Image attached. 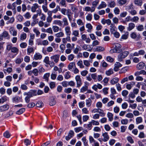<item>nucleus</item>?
Listing matches in <instances>:
<instances>
[{
    "instance_id": "obj_14",
    "label": "nucleus",
    "mask_w": 146,
    "mask_h": 146,
    "mask_svg": "<svg viewBox=\"0 0 146 146\" xmlns=\"http://www.w3.org/2000/svg\"><path fill=\"white\" fill-rule=\"evenodd\" d=\"M28 95L29 96L31 97L37 95L36 90H31L28 92Z\"/></svg>"
},
{
    "instance_id": "obj_16",
    "label": "nucleus",
    "mask_w": 146,
    "mask_h": 146,
    "mask_svg": "<svg viewBox=\"0 0 146 146\" xmlns=\"http://www.w3.org/2000/svg\"><path fill=\"white\" fill-rule=\"evenodd\" d=\"M56 104L55 98L53 96H51L49 98V105L51 106L54 105Z\"/></svg>"
},
{
    "instance_id": "obj_3",
    "label": "nucleus",
    "mask_w": 146,
    "mask_h": 146,
    "mask_svg": "<svg viewBox=\"0 0 146 146\" xmlns=\"http://www.w3.org/2000/svg\"><path fill=\"white\" fill-rule=\"evenodd\" d=\"M67 11V12L68 13L67 14V17L69 19V21L70 22L72 21V16L70 14V13H71V11L70 9L67 10L66 9L64 8H63L61 9L60 10V12L61 13L64 15H66V11Z\"/></svg>"
},
{
    "instance_id": "obj_36",
    "label": "nucleus",
    "mask_w": 146,
    "mask_h": 146,
    "mask_svg": "<svg viewBox=\"0 0 146 146\" xmlns=\"http://www.w3.org/2000/svg\"><path fill=\"white\" fill-rule=\"evenodd\" d=\"M92 101L90 98L86 100V105L88 107H90L92 104Z\"/></svg>"
},
{
    "instance_id": "obj_33",
    "label": "nucleus",
    "mask_w": 146,
    "mask_h": 146,
    "mask_svg": "<svg viewBox=\"0 0 146 146\" xmlns=\"http://www.w3.org/2000/svg\"><path fill=\"white\" fill-rule=\"evenodd\" d=\"M53 24L57 25L60 26H61L62 25V22L60 20H55L54 21Z\"/></svg>"
},
{
    "instance_id": "obj_22",
    "label": "nucleus",
    "mask_w": 146,
    "mask_h": 146,
    "mask_svg": "<svg viewBox=\"0 0 146 146\" xmlns=\"http://www.w3.org/2000/svg\"><path fill=\"white\" fill-rule=\"evenodd\" d=\"M145 66V63L143 62H140L137 65V69L140 70L143 68Z\"/></svg>"
},
{
    "instance_id": "obj_11",
    "label": "nucleus",
    "mask_w": 146,
    "mask_h": 146,
    "mask_svg": "<svg viewBox=\"0 0 146 146\" xmlns=\"http://www.w3.org/2000/svg\"><path fill=\"white\" fill-rule=\"evenodd\" d=\"M122 64L119 62H116L114 64V70L115 72H117L119 70V68L121 67Z\"/></svg>"
},
{
    "instance_id": "obj_24",
    "label": "nucleus",
    "mask_w": 146,
    "mask_h": 146,
    "mask_svg": "<svg viewBox=\"0 0 146 146\" xmlns=\"http://www.w3.org/2000/svg\"><path fill=\"white\" fill-rule=\"evenodd\" d=\"M106 6L107 4L104 1H102L101 3L98 7L97 9H100L106 7Z\"/></svg>"
},
{
    "instance_id": "obj_30",
    "label": "nucleus",
    "mask_w": 146,
    "mask_h": 146,
    "mask_svg": "<svg viewBox=\"0 0 146 146\" xmlns=\"http://www.w3.org/2000/svg\"><path fill=\"white\" fill-rule=\"evenodd\" d=\"M86 27L88 29L87 30V31L89 33H90L93 28L91 24L90 23L87 24L86 25Z\"/></svg>"
},
{
    "instance_id": "obj_9",
    "label": "nucleus",
    "mask_w": 146,
    "mask_h": 146,
    "mask_svg": "<svg viewBox=\"0 0 146 146\" xmlns=\"http://www.w3.org/2000/svg\"><path fill=\"white\" fill-rule=\"evenodd\" d=\"M11 51L12 52L15 54V55H13L11 57L12 58H14L15 56L17 55L19 53V49L15 47H13L11 50Z\"/></svg>"
},
{
    "instance_id": "obj_34",
    "label": "nucleus",
    "mask_w": 146,
    "mask_h": 146,
    "mask_svg": "<svg viewBox=\"0 0 146 146\" xmlns=\"http://www.w3.org/2000/svg\"><path fill=\"white\" fill-rule=\"evenodd\" d=\"M111 27L110 29V31L111 34L113 33L115 31L116 27L113 24H111L110 26Z\"/></svg>"
},
{
    "instance_id": "obj_12",
    "label": "nucleus",
    "mask_w": 146,
    "mask_h": 146,
    "mask_svg": "<svg viewBox=\"0 0 146 146\" xmlns=\"http://www.w3.org/2000/svg\"><path fill=\"white\" fill-rule=\"evenodd\" d=\"M42 58V55L40 53H36L34 54L33 57V59L35 60H40Z\"/></svg>"
},
{
    "instance_id": "obj_51",
    "label": "nucleus",
    "mask_w": 146,
    "mask_h": 146,
    "mask_svg": "<svg viewBox=\"0 0 146 146\" xmlns=\"http://www.w3.org/2000/svg\"><path fill=\"white\" fill-rule=\"evenodd\" d=\"M90 46L88 45L84 44L82 47V48L85 50L90 51V50L89 48Z\"/></svg>"
},
{
    "instance_id": "obj_8",
    "label": "nucleus",
    "mask_w": 146,
    "mask_h": 146,
    "mask_svg": "<svg viewBox=\"0 0 146 146\" xmlns=\"http://www.w3.org/2000/svg\"><path fill=\"white\" fill-rule=\"evenodd\" d=\"M39 6L37 3L33 4L31 8V11L33 13L36 12V9L39 8Z\"/></svg>"
},
{
    "instance_id": "obj_44",
    "label": "nucleus",
    "mask_w": 146,
    "mask_h": 146,
    "mask_svg": "<svg viewBox=\"0 0 146 146\" xmlns=\"http://www.w3.org/2000/svg\"><path fill=\"white\" fill-rule=\"evenodd\" d=\"M40 9H38L37 10V13L36 14H35L33 15L32 17L33 19H37V17L38 15L39 16V14H38V13H40Z\"/></svg>"
},
{
    "instance_id": "obj_43",
    "label": "nucleus",
    "mask_w": 146,
    "mask_h": 146,
    "mask_svg": "<svg viewBox=\"0 0 146 146\" xmlns=\"http://www.w3.org/2000/svg\"><path fill=\"white\" fill-rule=\"evenodd\" d=\"M25 111L24 108L20 109L19 110L17 111L16 113L18 115H20L23 113Z\"/></svg>"
},
{
    "instance_id": "obj_15",
    "label": "nucleus",
    "mask_w": 146,
    "mask_h": 146,
    "mask_svg": "<svg viewBox=\"0 0 146 146\" xmlns=\"http://www.w3.org/2000/svg\"><path fill=\"white\" fill-rule=\"evenodd\" d=\"M95 8L94 7H90L89 6H86L85 7L84 9V11L89 12L90 11L91 12H92L95 11Z\"/></svg>"
},
{
    "instance_id": "obj_10",
    "label": "nucleus",
    "mask_w": 146,
    "mask_h": 146,
    "mask_svg": "<svg viewBox=\"0 0 146 146\" xmlns=\"http://www.w3.org/2000/svg\"><path fill=\"white\" fill-rule=\"evenodd\" d=\"M9 106L8 104H5L0 106V111L3 112L7 110L9 108Z\"/></svg>"
},
{
    "instance_id": "obj_7",
    "label": "nucleus",
    "mask_w": 146,
    "mask_h": 146,
    "mask_svg": "<svg viewBox=\"0 0 146 146\" xmlns=\"http://www.w3.org/2000/svg\"><path fill=\"white\" fill-rule=\"evenodd\" d=\"M82 40L85 41L86 43H90L91 41V39L89 37H88L87 35L85 34H83L81 36Z\"/></svg>"
},
{
    "instance_id": "obj_21",
    "label": "nucleus",
    "mask_w": 146,
    "mask_h": 146,
    "mask_svg": "<svg viewBox=\"0 0 146 146\" xmlns=\"http://www.w3.org/2000/svg\"><path fill=\"white\" fill-rule=\"evenodd\" d=\"M140 74L146 75V72L144 70H142L140 71L136 72L134 74V75L136 76H138Z\"/></svg>"
},
{
    "instance_id": "obj_52",
    "label": "nucleus",
    "mask_w": 146,
    "mask_h": 146,
    "mask_svg": "<svg viewBox=\"0 0 146 146\" xmlns=\"http://www.w3.org/2000/svg\"><path fill=\"white\" fill-rule=\"evenodd\" d=\"M131 18L130 16H128L126 17L124 20L123 21H122V23H125L126 22H128L130 21H131Z\"/></svg>"
},
{
    "instance_id": "obj_4",
    "label": "nucleus",
    "mask_w": 146,
    "mask_h": 146,
    "mask_svg": "<svg viewBox=\"0 0 146 146\" xmlns=\"http://www.w3.org/2000/svg\"><path fill=\"white\" fill-rule=\"evenodd\" d=\"M75 78L77 82V87H79L82 84V80L80 76L77 75Z\"/></svg>"
},
{
    "instance_id": "obj_1",
    "label": "nucleus",
    "mask_w": 146,
    "mask_h": 146,
    "mask_svg": "<svg viewBox=\"0 0 146 146\" xmlns=\"http://www.w3.org/2000/svg\"><path fill=\"white\" fill-rule=\"evenodd\" d=\"M121 46L119 44L116 43L113 44V48L110 50V52L112 54L114 53H119L121 51Z\"/></svg>"
},
{
    "instance_id": "obj_61",
    "label": "nucleus",
    "mask_w": 146,
    "mask_h": 146,
    "mask_svg": "<svg viewBox=\"0 0 146 146\" xmlns=\"http://www.w3.org/2000/svg\"><path fill=\"white\" fill-rule=\"evenodd\" d=\"M82 113L84 114H88L89 111L88 109L86 108H84L82 109Z\"/></svg>"
},
{
    "instance_id": "obj_20",
    "label": "nucleus",
    "mask_w": 146,
    "mask_h": 146,
    "mask_svg": "<svg viewBox=\"0 0 146 146\" xmlns=\"http://www.w3.org/2000/svg\"><path fill=\"white\" fill-rule=\"evenodd\" d=\"M130 36L132 38L135 39H137L139 37V36L135 32H131L130 34Z\"/></svg>"
},
{
    "instance_id": "obj_13",
    "label": "nucleus",
    "mask_w": 146,
    "mask_h": 146,
    "mask_svg": "<svg viewBox=\"0 0 146 146\" xmlns=\"http://www.w3.org/2000/svg\"><path fill=\"white\" fill-rule=\"evenodd\" d=\"M64 30L67 36H70L71 34V32L70 30V27L69 26H67L65 27Z\"/></svg>"
},
{
    "instance_id": "obj_28",
    "label": "nucleus",
    "mask_w": 146,
    "mask_h": 146,
    "mask_svg": "<svg viewBox=\"0 0 146 146\" xmlns=\"http://www.w3.org/2000/svg\"><path fill=\"white\" fill-rule=\"evenodd\" d=\"M34 51V49L33 48L29 46L27 49V54L29 55L31 53H33Z\"/></svg>"
},
{
    "instance_id": "obj_31",
    "label": "nucleus",
    "mask_w": 146,
    "mask_h": 146,
    "mask_svg": "<svg viewBox=\"0 0 146 146\" xmlns=\"http://www.w3.org/2000/svg\"><path fill=\"white\" fill-rule=\"evenodd\" d=\"M105 73L108 76H110L113 73V69L111 68L106 71Z\"/></svg>"
},
{
    "instance_id": "obj_5",
    "label": "nucleus",
    "mask_w": 146,
    "mask_h": 146,
    "mask_svg": "<svg viewBox=\"0 0 146 146\" xmlns=\"http://www.w3.org/2000/svg\"><path fill=\"white\" fill-rule=\"evenodd\" d=\"M60 55L59 54H55L50 57L51 60H53L54 62L55 63H57L59 60Z\"/></svg>"
},
{
    "instance_id": "obj_18",
    "label": "nucleus",
    "mask_w": 146,
    "mask_h": 146,
    "mask_svg": "<svg viewBox=\"0 0 146 146\" xmlns=\"http://www.w3.org/2000/svg\"><path fill=\"white\" fill-rule=\"evenodd\" d=\"M102 136L103 137V139L104 140V142H106L108 141L109 139V137L107 132L103 133Z\"/></svg>"
},
{
    "instance_id": "obj_37",
    "label": "nucleus",
    "mask_w": 146,
    "mask_h": 146,
    "mask_svg": "<svg viewBox=\"0 0 146 146\" xmlns=\"http://www.w3.org/2000/svg\"><path fill=\"white\" fill-rule=\"evenodd\" d=\"M108 117L110 121H112L113 119V115L110 112H108L107 114Z\"/></svg>"
},
{
    "instance_id": "obj_42",
    "label": "nucleus",
    "mask_w": 146,
    "mask_h": 146,
    "mask_svg": "<svg viewBox=\"0 0 146 146\" xmlns=\"http://www.w3.org/2000/svg\"><path fill=\"white\" fill-rule=\"evenodd\" d=\"M91 77L95 81H97V74L96 73L91 74Z\"/></svg>"
},
{
    "instance_id": "obj_63",
    "label": "nucleus",
    "mask_w": 146,
    "mask_h": 146,
    "mask_svg": "<svg viewBox=\"0 0 146 146\" xmlns=\"http://www.w3.org/2000/svg\"><path fill=\"white\" fill-rule=\"evenodd\" d=\"M70 72H67L65 73L64 75V78L66 79H68L71 77V76L70 75Z\"/></svg>"
},
{
    "instance_id": "obj_50",
    "label": "nucleus",
    "mask_w": 146,
    "mask_h": 146,
    "mask_svg": "<svg viewBox=\"0 0 146 146\" xmlns=\"http://www.w3.org/2000/svg\"><path fill=\"white\" fill-rule=\"evenodd\" d=\"M77 65L81 68H84V67L83 64V62L82 60H81L78 61L77 62Z\"/></svg>"
},
{
    "instance_id": "obj_19",
    "label": "nucleus",
    "mask_w": 146,
    "mask_h": 146,
    "mask_svg": "<svg viewBox=\"0 0 146 146\" xmlns=\"http://www.w3.org/2000/svg\"><path fill=\"white\" fill-rule=\"evenodd\" d=\"M9 31L10 33L13 36H16L17 34V31L15 30L14 28L11 27L9 29Z\"/></svg>"
},
{
    "instance_id": "obj_27",
    "label": "nucleus",
    "mask_w": 146,
    "mask_h": 146,
    "mask_svg": "<svg viewBox=\"0 0 146 146\" xmlns=\"http://www.w3.org/2000/svg\"><path fill=\"white\" fill-rule=\"evenodd\" d=\"M119 80V78L117 77H115L112 79L110 83L112 85H114L117 83Z\"/></svg>"
},
{
    "instance_id": "obj_60",
    "label": "nucleus",
    "mask_w": 146,
    "mask_h": 146,
    "mask_svg": "<svg viewBox=\"0 0 146 146\" xmlns=\"http://www.w3.org/2000/svg\"><path fill=\"white\" fill-rule=\"evenodd\" d=\"M72 35L74 36L78 37L79 35V31L78 30H74L73 31Z\"/></svg>"
},
{
    "instance_id": "obj_40",
    "label": "nucleus",
    "mask_w": 146,
    "mask_h": 146,
    "mask_svg": "<svg viewBox=\"0 0 146 146\" xmlns=\"http://www.w3.org/2000/svg\"><path fill=\"white\" fill-rule=\"evenodd\" d=\"M136 124H138L143 122V119L141 117H138L136 119Z\"/></svg>"
},
{
    "instance_id": "obj_57",
    "label": "nucleus",
    "mask_w": 146,
    "mask_h": 146,
    "mask_svg": "<svg viewBox=\"0 0 146 146\" xmlns=\"http://www.w3.org/2000/svg\"><path fill=\"white\" fill-rule=\"evenodd\" d=\"M60 48L61 51V52L62 53H63L66 48L65 44H61L60 46Z\"/></svg>"
},
{
    "instance_id": "obj_56",
    "label": "nucleus",
    "mask_w": 146,
    "mask_h": 146,
    "mask_svg": "<svg viewBox=\"0 0 146 146\" xmlns=\"http://www.w3.org/2000/svg\"><path fill=\"white\" fill-rule=\"evenodd\" d=\"M139 18L137 16H134L131 19V21L137 23L139 20Z\"/></svg>"
},
{
    "instance_id": "obj_26",
    "label": "nucleus",
    "mask_w": 146,
    "mask_h": 146,
    "mask_svg": "<svg viewBox=\"0 0 146 146\" xmlns=\"http://www.w3.org/2000/svg\"><path fill=\"white\" fill-rule=\"evenodd\" d=\"M38 13L39 14V16H41L40 17V19L45 21L46 20V16L44 13H42V10L41 9H40V13Z\"/></svg>"
},
{
    "instance_id": "obj_55",
    "label": "nucleus",
    "mask_w": 146,
    "mask_h": 146,
    "mask_svg": "<svg viewBox=\"0 0 146 146\" xmlns=\"http://www.w3.org/2000/svg\"><path fill=\"white\" fill-rule=\"evenodd\" d=\"M75 56L73 54H71L68 56V60L69 61L73 60Z\"/></svg>"
},
{
    "instance_id": "obj_54",
    "label": "nucleus",
    "mask_w": 146,
    "mask_h": 146,
    "mask_svg": "<svg viewBox=\"0 0 146 146\" xmlns=\"http://www.w3.org/2000/svg\"><path fill=\"white\" fill-rule=\"evenodd\" d=\"M82 141L83 142L84 145L85 146H87L88 145V141L85 137H83L82 139Z\"/></svg>"
},
{
    "instance_id": "obj_29",
    "label": "nucleus",
    "mask_w": 146,
    "mask_h": 146,
    "mask_svg": "<svg viewBox=\"0 0 146 146\" xmlns=\"http://www.w3.org/2000/svg\"><path fill=\"white\" fill-rule=\"evenodd\" d=\"M33 32L36 34V37H38L40 34V32L37 28L35 27L33 29Z\"/></svg>"
},
{
    "instance_id": "obj_64",
    "label": "nucleus",
    "mask_w": 146,
    "mask_h": 146,
    "mask_svg": "<svg viewBox=\"0 0 146 146\" xmlns=\"http://www.w3.org/2000/svg\"><path fill=\"white\" fill-rule=\"evenodd\" d=\"M88 89V87L86 86H83L82 88L80 89V92H84L86 90H87Z\"/></svg>"
},
{
    "instance_id": "obj_32",
    "label": "nucleus",
    "mask_w": 146,
    "mask_h": 146,
    "mask_svg": "<svg viewBox=\"0 0 146 146\" xmlns=\"http://www.w3.org/2000/svg\"><path fill=\"white\" fill-rule=\"evenodd\" d=\"M129 35V33L128 32H125L124 34L122 35L121 37V39L126 40L127 39Z\"/></svg>"
},
{
    "instance_id": "obj_2",
    "label": "nucleus",
    "mask_w": 146,
    "mask_h": 146,
    "mask_svg": "<svg viewBox=\"0 0 146 146\" xmlns=\"http://www.w3.org/2000/svg\"><path fill=\"white\" fill-rule=\"evenodd\" d=\"M129 54V52L127 51L121 52L118 56L117 59L120 62L122 61L123 59L125 58Z\"/></svg>"
},
{
    "instance_id": "obj_35",
    "label": "nucleus",
    "mask_w": 146,
    "mask_h": 146,
    "mask_svg": "<svg viewBox=\"0 0 146 146\" xmlns=\"http://www.w3.org/2000/svg\"><path fill=\"white\" fill-rule=\"evenodd\" d=\"M62 22L63 23V26H67L69 25V23L67 18L66 17H64L62 19Z\"/></svg>"
},
{
    "instance_id": "obj_58",
    "label": "nucleus",
    "mask_w": 146,
    "mask_h": 146,
    "mask_svg": "<svg viewBox=\"0 0 146 146\" xmlns=\"http://www.w3.org/2000/svg\"><path fill=\"white\" fill-rule=\"evenodd\" d=\"M92 15L91 13H89L88 14L86 17V19L87 20L90 21L92 19Z\"/></svg>"
},
{
    "instance_id": "obj_6",
    "label": "nucleus",
    "mask_w": 146,
    "mask_h": 146,
    "mask_svg": "<svg viewBox=\"0 0 146 146\" xmlns=\"http://www.w3.org/2000/svg\"><path fill=\"white\" fill-rule=\"evenodd\" d=\"M12 101L13 102L18 103L20 102H22L23 100L21 97L17 96H16L13 97Z\"/></svg>"
},
{
    "instance_id": "obj_39",
    "label": "nucleus",
    "mask_w": 146,
    "mask_h": 146,
    "mask_svg": "<svg viewBox=\"0 0 146 146\" xmlns=\"http://www.w3.org/2000/svg\"><path fill=\"white\" fill-rule=\"evenodd\" d=\"M96 50L97 51L102 52L105 50V48L102 46H98L96 48Z\"/></svg>"
},
{
    "instance_id": "obj_45",
    "label": "nucleus",
    "mask_w": 146,
    "mask_h": 146,
    "mask_svg": "<svg viewBox=\"0 0 146 146\" xmlns=\"http://www.w3.org/2000/svg\"><path fill=\"white\" fill-rule=\"evenodd\" d=\"M114 14L116 15H117L119 14L120 10L117 7H115L113 10Z\"/></svg>"
},
{
    "instance_id": "obj_25",
    "label": "nucleus",
    "mask_w": 146,
    "mask_h": 146,
    "mask_svg": "<svg viewBox=\"0 0 146 146\" xmlns=\"http://www.w3.org/2000/svg\"><path fill=\"white\" fill-rule=\"evenodd\" d=\"M133 2L135 5L139 6H141L143 4L141 0H134Z\"/></svg>"
},
{
    "instance_id": "obj_46",
    "label": "nucleus",
    "mask_w": 146,
    "mask_h": 146,
    "mask_svg": "<svg viewBox=\"0 0 146 146\" xmlns=\"http://www.w3.org/2000/svg\"><path fill=\"white\" fill-rule=\"evenodd\" d=\"M139 52H135L133 54H130L129 55V57L130 59H131V58H133V56H139Z\"/></svg>"
},
{
    "instance_id": "obj_62",
    "label": "nucleus",
    "mask_w": 146,
    "mask_h": 146,
    "mask_svg": "<svg viewBox=\"0 0 146 146\" xmlns=\"http://www.w3.org/2000/svg\"><path fill=\"white\" fill-rule=\"evenodd\" d=\"M23 60V58H17L15 61V62L16 64H20Z\"/></svg>"
},
{
    "instance_id": "obj_48",
    "label": "nucleus",
    "mask_w": 146,
    "mask_h": 146,
    "mask_svg": "<svg viewBox=\"0 0 146 146\" xmlns=\"http://www.w3.org/2000/svg\"><path fill=\"white\" fill-rule=\"evenodd\" d=\"M136 29L139 31H142L144 30L143 26L142 25H138L136 27Z\"/></svg>"
},
{
    "instance_id": "obj_49",
    "label": "nucleus",
    "mask_w": 146,
    "mask_h": 146,
    "mask_svg": "<svg viewBox=\"0 0 146 146\" xmlns=\"http://www.w3.org/2000/svg\"><path fill=\"white\" fill-rule=\"evenodd\" d=\"M64 33L62 32H60L55 34V36L57 37H60L64 36Z\"/></svg>"
},
{
    "instance_id": "obj_47",
    "label": "nucleus",
    "mask_w": 146,
    "mask_h": 146,
    "mask_svg": "<svg viewBox=\"0 0 146 146\" xmlns=\"http://www.w3.org/2000/svg\"><path fill=\"white\" fill-rule=\"evenodd\" d=\"M16 4L15 2H14L12 4V11H13V14L15 15L16 14Z\"/></svg>"
},
{
    "instance_id": "obj_17",
    "label": "nucleus",
    "mask_w": 146,
    "mask_h": 146,
    "mask_svg": "<svg viewBox=\"0 0 146 146\" xmlns=\"http://www.w3.org/2000/svg\"><path fill=\"white\" fill-rule=\"evenodd\" d=\"M1 35L3 38H5L7 39H9L10 38V35L8 32L6 31H4Z\"/></svg>"
},
{
    "instance_id": "obj_23",
    "label": "nucleus",
    "mask_w": 146,
    "mask_h": 146,
    "mask_svg": "<svg viewBox=\"0 0 146 146\" xmlns=\"http://www.w3.org/2000/svg\"><path fill=\"white\" fill-rule=\"evenodd\" d=\"M135 26V24L132 23H130L129 24L128 27H127V30L130 31L133 29Z\"/></svg>"
},
{
    "instance_id": "obj_38",
    "label": "nucleus",
    "mask_w": 146,
    "mask_h": 146,
    "mask_svg": "<svg viewBox=\"0 0 146 146\" xmlns=\"http://www.w3.org/2000/svg\"><path fill=\"white\" fill-rule=\"evenodd\" d=\"M115 5V3L114 1H111L108 3V6L110 8H113Z\"/></svg>"
},
{
    "instance_id": "obj_53",
    "label": "nucleus",
    "mask_w": 146,
    "mask_h": 146,
    "mask_svg": "<svg viewBox=\"0 0 146 146\" xmlns=\"http://www.w3.org/2000/svg\"><path fill=\"white\" fill-rule=\"evenodd\" d=\"M66 1L65 0H61L59 3V4L62 6L66 7Z\"/></svg>"
},
{
    "instance_id": "obj_59",
    "label": "nucleus",
    "mask_w": 146,
    "mask_h": 146,
    "mask_svg": "<svg viewBox=\"0 0 146 146\" xmlns=\"http://www.w3.org/2000/svg\"><path fill=\"white\" fill-rule=\"evenodd\" d=\"M127 15V12L126 11H123L120 14V17L121 18L125 17Z\"/></svg>"
},
{
    "instance_id": "obj_41",
    "label": "nucleus",
    "mask_w": 146,
    "mask_h": 146,
    "mask_svg": "<svg viewBox=\"0 0 146 146\" xmlns=\"http://www.w3.org/2000/svg\"><path fill=\"white\" fill-rule=\"evenodd\" d=\"M75 63L74 62L70 63L68 66L69 69L71 70L74 66H75Z\"/></svg>"
}]
</instances>
